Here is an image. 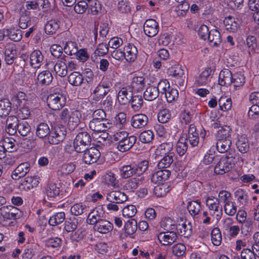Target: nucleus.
I'll return each instance as SVG.
<instances>
[{
  "label": "nucleus",
  "instance_id": "23",
  "mask_svg": "<svg viewBox=\"0 0 259 259\" xmlns=\"http://www.w3.org/2000/svg\"><path fill=\"white\" fill-rule=\"evenodd\" d=\"M44 60V56L39 50L33 51L30 55V65L34 68H39L42 64Z\"/></svg>",
  "mask_w": 259,
  "mask_h": 259
},
{
  "label": "nucleus",
  "instance_id": "28",
  "mask_svg": "<svg viewBox=\"0 0 259 259\" xmlns=\"http://www.w3.org/2000/svg\"><path fill=\"white\" fill-rule=\"evenodd\" d=\"M60 21L57 19H51L46 24L45 30L48 34H53L60 27Z\"/></svg>",
  "mask_w": 259,
  "mask_h": 259
},
{
  "label": "nucleus",
  "instance_id": "61",
  "mask_svg": "<svg viewBox=\"0 0 259 259\" xmlns=\"http://www.w3.org/2000/svg\"><path fill=\"white\" fill-rule=\"evenodd\" d=\"M86 211L85 205H83L81 203L75 204L70 208L71 213L75 216L79 215Z\"/></svg>",
  "mask_w": 259,
  "mask_h": 259
},
{
  "label": "nucleus",
  "instance_id": "54",
  "mask_svg": "<svg viewBox=\"0 0 259 259\" xmlns=\"http://www.w3.org/2000/svg\"><path fill=\"white\" fill-rule=\"evenodd\" d=\"M78 224V220L76 218H70L65 222L64 229L67 232H72L77 228Z\"/></svg>",
  "mask_w": 259,
  "mask_h": 259
},
{
  "label": "nucleus",
  "instance_id": "3",
  "mask_svg": "<svg viewBox=\"0 0 259 259\" xmlns=\"http://www.w3.org/2000/svg\"><path fill=\"white\" fill-rule=\"evenodd\" d=\"M91 138L89 133L85 132L79 133L73 142V148L76 152L81 153L87 150L90 145Z\"/></svg>",
  "mask_w": 259,
  "mask_h": 259
},
{
  "label": "nucleus",
  "instance_id": "35",
  "mask_svg": "<svg viewBox=\"0 0 259 259\" xmlns=\"http://www.w3.org/2000/svg\"><path fill=\"white\" fill-rule=\"evenodd\" d=\"M130 103H131V107L134 111H138L140 110L143 103L142 96L133 93Z\"/></svg>",
  "mask_w": 259,
  "mask_h": 259
},
{
  "label": "nucleus",
  "instance_id": "36",
  "mask_svg": "<svg viewBox=\"0 0 259 259\" xmlns=\"http://www.w3.org/2000/svg\"><path fill=\"white\" fill-rule=\"evenodd\" d=\"M216 147L220 153L227 152L232 145V140L218 139Z\"/></svg>",
  "mask_w": 259,
  "mask_h": 259
},
{
  "label": "nucleus",
  "instance_id": "64",
  "mask_svg": "<svg viewBox=\"0 0 259 259\" xmlns=\"http://www.w3.org/2000/svg\"><path fill=\"white\" fill-rule=\"evenodd\" d=\"M77 49L76 42L71 41L67 42L64 48L65 53L70 56L75 55L77 53Z\"/></svg>",
  "mask_w": 259,
  "mask_h": 259
},
{
  "label": "nucleus",
  "instance_id": "24",
  "mask_svg": "<svg viewBox=\"0 0 259 259\" xmlns=\"http://www.w3.org/2000/svg\"><path fill=\"white\" fill-rule=\"evenodd\" d=\"M144 180V177L143 176H140V178H131L126 181L123 188L125 190H128L130 192H134L138 188L140 183Z\"/></svg>",
  "mask_w": 259,
  "mask_h": 259
},
{
  "label": "nucleus",
  "instance_id": "12",
  "mask_svg": "<svg viewBox=\"0 0 259 259\" xmlns=\"http://www.w3.org/2000/svg\"><path fill=\"white\" fill-rule=\"evenodd\" d=\"M233 164L226 158H221L217 161L214 168V172L217 175H223L230 171Z\"/></svg>",
  "mask_w": 259,
  "mask_h": 259
},
{
  "label": "nucleus",
  "instance_id": "53",
  "mask_svg": "<svg viewBox=\"0 0 259 259\" xmlns=\"http://www.w3.org/2000/svg\"><path fill=\"white\" fill-rule=\"evenodd\" d=\"M137 222L135 219H130L124 225L125 232L128 235L134 234L137 230Z\"/></svg>",
  "mask_w": 259,
  "mask_h": 259
},
{
  "label": "nucleus",
  "instance_id": "14",
  "mask_svg": "<svg viewBox=\"0 0 259 259\" xmlns=\"http://www.w3.org/2000/svg\"><path fill=\"white\" fill-rule=\"evenodd\" d=\"M30 170V164L27 162L20 164L13 171L12 178L17 180L24 177Z\"/></svg>",
  "mask_w": 259,
  "mask_h": 259
},
{
  "label": "nucleus",
  "instance_id": "18",
  "mask_svg": "<svg viewBox=\"0 0 259 259\" xmlns=\"http://www.w3.org/2000/svg\"><path fill=\"white\" fill-rule=\"evenodd\" d=\"M113 228L112 223L103 219L94 225V229L102 234H107L111 232Z\"/></svg>",
  "mask_w": 259,
  "mask_h": 259
},
{
  "label": "nucleus",
  "instance_id": "2",
  "mask_svg": "<svg viewBox=\"0 0 259 259\" xmlns=\"http://www.w3.org/2000/svg\"><path fill=\"white\" fill-rule=\"evenodd\" d=\"M79 114L77 110L65 108L60 112L59 117L64 123H67L70 128L74 129L79 123Z\"/></svg>",
  "mask_w": 259,
  "mask_h": 259
},
{
  "label": "nucleus",
  "instance_id": "26",
  "mask_svg": "<svg viewBox=\"0 0 259 259\" xmlns=\"http://www.w3.org/2000/svg\"><path fill=\"white\" fill-rule=\"evenodd\" d=\"M207 39L212 47H218L222 42L221 34L217 29H212L210 31Z\"/></svg>",
  "mask_w": 259,
  "mask_h": 259
},
{
  "label": "nucleus",
  "instance_id": "45",
  "mask_svg": "<svg viewBox=\"0 0 259 259\" xmlns=\"http://www.w3.org/2000/svg\"><path fill=\"white\" fill-rule=\"evenodd\" d=\"M145 78L143 76H135L133 77L130 88L132 91H139L145 85Z\"/></svg>",
  "mask_w": 259,
  "mask_h": 259
},
{
  "label": "nucleus",
  "instance_id": "43",
  "mask_svg": "<svg viewBox=\"0 0 259 259\" xmlns=\"http://www.w3.org/2000/svg\"><path fill=\"white\" fill-rule=\"evenodd\" d=\"M174 153H169L164 156L158 162L157 166L159 169L168 167L174 161Z\"/></svg>",
  "mask_w": 259,
  "mask_h": 259
},
{
  "label": "nucleus",
  "instance_id": "15",
  "mask_svg": "<svg viewBox=\"0 0 259 259\" xmlns=\"http://www.w3.org/2000/svg\"><path fill=\"white\" fill-rule=\"evenodd\" d=\"M19 120L15 116H10L6 120V132L10 135H14L17 133Z\"/></svg>",
  "mask_w": 259,
  "mask_h": 259
},
{
  "label": "nucleus",
  "instance_id": "31",
  "mask_svg": "<svg viewBox=\"0 0 259 259\" xmlns=\"http://www.w3.org/2000/svg\"><path fill=\"white\" fill-rule=\"evenodd\" d=\"M201 202L199 200L188 202L187 209L192 216L196 217L199 214L201 209Z\"/></svg>",
  "mask_w": 259,
  "mask_h": 259
},
{
  "label": "nucleus",
  "instance_id": "20",
  "mask_svg": "<svg viewBox=\"0 0 259 259\" xmlns=\"http://www.w3.org/2000/svg\"><path fill=\"white\" fill-rule=\"evenodd\" d=\"M170 175V171L165 168L161 169L155 172L151 177V181L154 183L161 184L168 179Z\"/></svg>",
  "mask_w": 259,
  "mask_h": 259
},
{
  "label": "nucleus",
  "instance_id": "6",
  "mask_svg": "<svg viewBox=\"0 0 259 259\" xmlns=\"http://www.w3.org/2000/svg\"><path fill=\"white\" fill-rule=\"evenodd\" d=\"M82 160L84 163L91 164L97 161L101 156L99 150L95 147L87 148V150L83 151Z\"/></svg>",
  "mask_w": 259,
  "mask_h": 259
},
{
  "label": "nucleus",
  "instance_id": "1",
  "mask_svg": "<svg viewBox=\"0 0 259 259\" xmlns=\"http://www.w3.org/2000/svg\"><path fill=\"white\" fill-rule=\"evenodd\" d=\"M149 162L144 160L137 165L131 164L124 165L119 168L120 175L123 179H128L133 175L141 176L148 169Z\"/></svg>",
  "mask_w": 259,
  "mask_h": 259
},
{
  "label": "nucleus",
  "instance_id": "58",
  "mask_svg": "<svg viewBox=\"0 0 259 259\" xmlns=\"http://www.w3.org/2000/svg\"><path fill=\"white\" fill-rule=\"evenodd\" d=\"M211 238L213 245L216 246L220 245L222 241V235L218 228H214L212 229L211 233Z\"/></svg>",
  "mask_w": 259,
  "mask_h": 259
},
{
  "label": "nucleus",
  "instance_id": "46",
  "mask_svg": "<svg viewBox=\"0 0 259 259\" xmlns=\"http://www.w3.org/2000/svg\"><path fill=\"white\" fill-rule=\"evenodd\" d=\"M212 70L210 68H207L199 75L197 81L199 85L207 83L209 80Z\"/></svg>",
  "mask_w": 259,
  "mask_h": 259
},
{
  "label": "nucleus",
  "instance_id": "10",
  "mask_svg": "<svg viewBox=\"0 0 259 259\" xmlns=\"http://www.w3.org/2000/svg\"><path fill=\"white\" fill-rule=\"evenodd\" d=\"M106 199L111 203L121 204L127 200V195L120 191H112L107 193Z\"/></svg>",
  "mask_w": 259,
  "mask_h": 259
},
{
  "label": "nucleus",
  "instance_id": "7",
  "mask_svg": "<svg viewBox=\"0 0 259 259\" xmlns=\"http://www.w3.org/2000/svg\"><path fill=\"white\" fill-rule=\"evenodd\" d=\"M21 211L16 207L9 205L5 206L0 208V214L5 219L15 220L18 218Z\"/></svg>",
  "mask_w": 259,
  "mask_h": 259
},
{
  "label": "nucleus",
  "instance_id": "4",
  "mask_svg": "<svg viewBox=\"0 0 259 259\" xmlns=\"http://www.w3.org/2000/svg\"><path fill=\"white\" fill-rule=\"evenodd\" d=\"M65 96L59 92L50 94L47 97V102L50 108L58 110L62 108L66 103Z\"/></svg>",
  "mask_w": 259,
  "mask_h": 259
},
{
  "label": "nucleus",
  "instance_id": "40",
  "mask_svg": "<svg viewBox=\"0 0 259 259\" xmlns=\"http://www.w3.org/2000/svg\"><path fill=\"white\" fill-rule=\"evenodd\" d=\"M110 83L105 82L100 83L94 90V94H99L102 97H104L110 91Z\"/></svg>",
  "mask_w": 259,
  "mask_h": 259
},
{
  "label": "nucleus",
  "instance_id": "41",
  "mask_svg": "<svg viewBox=\"0 0 259 259\" xmlns=\"http://www.w3.org/2000/svg\"><path fill=\"white\" fill-rule=\"evenodd\" d=\"M11 103L7 99L0 101V116H6L11 111Z\"/></svg>",
  "mask_w": 259,
  "mask_h": 259
},
{
  "label": "nucleus",
  "instance_id": "42",
  "mask_svg": "<svg viewBox=\"0 0 259 259\" xmlns=\"http://www.w3.org/2000/svg\"><path fill=\"white\" fill-rule=\"evenodd\" d=\"M180 227L177 230H179L180 234L184 237L188 238L192 234V226L191 223L186 222H184L181 226L179 225Z\"/></svg>",
  "mask_w": 259,
  "mask_h": 259
},
{
  "label": "nucleus",
  "instance_id": "44",
  "mask_svg": "<svg viewBox=\"0 0 259 259\" xmlns=\"http://www.w3.org/2000/svg\"><path fill=\"white\" fill-rule=\"evenodd\" d=\"M65 219V214L64 212L56 213L50 217L49 224L52 226H55L63 222Z\"/></svg>",
  "mask_w": 259,
  "mask_h": 259
},
{
  "label": "nucleus",
  "instance_id": "60",
  "mask_svg": "<svg viewBox=\"0 0 259 259\" xmlns=\"http://www.w3.org/2000/svg\"><path fill=\"white\" fill-rule=\"evenodd\" d=\"M154 138V134L151 130L142 132L139 136V140L143 143H150Z\"/></svg>",
  "mask_w": 259,
  "mask_h": 259
},
{
  "label": "nucleus",
  "instance_id": "34",
  "mask_svg": "<svg viewBox=\"0 0 259 259\" xmlns=\"http://www.w3.org/2000/svg\"><path fill=\"white\" fill-rule=\"evenodd\" d=\"M56 73L61 77H64L67 74L66 64L64 61L59 60L54 65Z\"/></svg>",
  "mask_w": 259,
  "mask_h": 259
},
{
  "label": "nucleus",
  "instance_id": "16",
  "mask_svg": "<svg viewBox=\"0 0 259 259\" xmlns=\"http://www.w3.org/2000/svg\"><path fill=\"white\" fill-rule=\"evenodd\" d=\"M148 122V118L143 114H138L133 116L131 124L134 128H140L146 126Z\"/></svg>",
  "mask_w": 259,
  "mask_h": 259
},
{
  "label": "nucleus",
  "instance_id": "37",
  "mask_svg": "<svg viewBox=\"0 0 259 259\" xmlns=\"http://www.w3.org/2000/svg\"><path fill=\"white\" fill-rule=\"evenodd\" d=\"M4 147L10 152L16 151L18 148L17 142L13 138L6 137L4 139Z\"/></svg>",
  "mask_w": 259,
  "mask_h": 259
},
{
  "label": "nucleus",
  "instance_id": "22",
  "mask_svg": "<svg viewBox=\"0 0 259 259\" xmlns=\"http://www.w3.org/2000/svg\"><path fill=\"white\" fill-rule=\"evenodd\" d=\"M239 20L232 16L225 18L224 23L226 29L230 32H235L239 28Z\"/></svg>",
  "mask_w": 259,
  "mask_h": 259
},
{
  "label": "nucleus",
  "instance_id": "55",
  "mask_svg": "<svg viewBox=\"0 0 259 259\" xmlns=\"http://www.w3.org/2000/svg\"><path fill=\"white\" fill-rule=\"evenodd\" d=\"M220 109L224 111H228L232 106V101L230 98L222 97L218 102Z\"/></svg>",
  "mask_w": 259,
  "mask_h": 259
},
{
  "label": "nucleus",
  "instance_id": "19",
  "mask_svg": "<svg viewBox=\"0 0 259 259\" xmlns=\"http://www.w3.org/2000/svg\"><path fill=\"white\" fill-rule=\"evenodd\" d=\"M136 141L137 138L136 136H130L121 143L117 144V148L121 152L127 151L133 147L136 143Z\"/></svg>",
  "mask_w": 259,
  "mask_h": 259
},
{
  "label": "nucleus",
  "instance_id": "38",
  "mask_svg": "<svg viewBox=\"0 0 259 259\" xmlns=\"http://www.w3.org/2000/svg\"><path fill=\"white\" fill-rule=\"evenodd\" d=\"M68 80L72 85L78 86L82 83L83 78L79 72L75 71L69 74Z\"/></svg>",
  "mask_w": 259,
  "mask_h": 259
},
{
  "label": "nucleus",
  "instance_id": "17",
  "mask_svg": "<svg viewBox=\"0 0 259 259\" xmlns=\"http://www.w3.org/2000/svg\"><path fill=\"white\" fill-rule=\"evenodd\" d=\"M167 74L176 79H181V81L179 83L180 85L183 84L184 78H185L184 71L181 66L175 65L168 68L167 72Z\"/></svg>",
  "mask_w": 259,
  "mask_h": 259
},
{
  "label": "nucleus",
  "instance_id": "56",
  "mask_svg": "<svg viewBox=\"0 0 259 259\" xmlns=\"http://www.w3.org/2000/svg\"><path fill=\"white\" fill-rule=\"evenodd\" d=\"M89 8L91 13L94 15H97L101 10V6L98 0H86Z\"/></svg>",
  "mask_w": 259,
  "mask_h": 259
},
{
  "label": "nucleus",
  "instance_id": "13",
  "mask_svg": "<svg viewBox=\"0 0 259 259\" xmlns=\"http://www.w3.org/2000/svg\"><path fill=\"white\" fill-rule=\"evenodd\" d=\"M133 91L130 86L122 88L117 95V100L120 105H126L130 103L132 99Z\"/></svg>",
  "mask_w": 259,
  "mask_h": 259
},
{
  "label": "nucleus",
  "instance_id": "62",
  "mask_svg": "<svg viewBox=\"0 0 259 259\" xmlns=\"http://www.w3.org/2000/svg\"><path fill=\"white\" fill-rule=\"evenodd\" d=\"M164 95L167 101L171 103L178 98L179 92L177 89L170 87L164 94Z\"/></svg>",
  "mask_w": 259,
  "mask_h": 259
},
{
  "label": "nucleus",
  "instance_id": "51",
  "mask_svg": "<svg viewBox=\"0 0 259 259\" xmlns=\"http://www.w3.org/2000/svg\"><path fill=\"white\" fill-rule=\"evenodd\" d=\"M188 149L187 139L181 138L177 144L176 150L180 156H183Z\"/></svg>",
  "mask_w": 259,
  "mask_h": 259
},
{
  "label": "nucleus",
  "instance_id": "25",
  "mask_svg": "<svg viewBox=\"0 0 259 259\" xmlns=\"http://www.w3.org/2000/svg\"><path fill=\"white\" fill-rule=\"evenodd\" d=\"M159 94V90L156 88V87L149 85L144 92L143 96L145 100L153 101L158 97Z\"/></svg>",
  "mask_w": 259,
  "mask_h": 259
},
{
  "label": "nucleus",
  "instance_id": "33",
  "mask_svg": "<svg viewBox=\"0 0 259 259\" xmlns=\"http://www.w3.org/2000/svg\"><path fill=\"white\" fill-rule=\"evenodd\" d=\"M232 130L229 126L225 125L217 132L218 139L232 140Z\"/></svg>",
  "mask_w": 259,
  "mask_h": 259
},
{
  "label": "nucleus",
  "instance_id": "11",
  "mask_svg": "<svg viewBox=\"0 0 259 259\" xmlns=\"http://www.w3.org/2000/svg\"><path fill=\"white\" fill-rule=\"evenodd\" d=\"M159 24L154 19H148L144 25V31L146 35L149 37L155 36L159 31Z\"/></svg>",
  "mask_w": 259,
  "mask_h": 259
},
{
  "label": "nucleus",
  "instance_id": "48",
  "mask_svg": "<svg viewBox=\"0 0 259 259\" xmlns=\"http://www.w3.org/2000/svg\"><path fill=\"white\" fill-rule=\"evenodd\" d=\"M17 132L21 136H27L31 132V126L26 121H19L17 128Z\"/></svg>",
  "mask_w": 259,
  "mask_h": 259
},
{
  "label": "nucleus",
  "instance_id": "63",
  "mask_svg": "<svg viewBox=\"0 0 259 259\" xmlns=\"http://www.w3.org/2000/svg\"><path fill=\"white\" fill-rule=\"evenodd\" d=\"M245 82V77L243 74L240 73H236L233 74L232 83L234 84V88L242 87Z\"/></svg>",
  "mask_w": 259,
  "mask_h": 259
},
{
  "label": "nucleus",
  "instance_id": "52",
  "mask_svg": "<svg viewBox=\"0 0 259 259\" xmlns=\"http://www.w3.org/2000/svg\"><path fill=\"white\" fill-rule=\"evenodd\" d=\"M227 152L226 156L224 158H226L228 160H229L230 162L233 165L237 163L240 160L242 162L243 161L244 159L240 157L239 154L236 153L234 150L230 149Z\"/></svg>",
  "mask_w": 259,
  "mask_h": 259
},
{
  "label": "nucleus",
  "instance_id": "47",
  "mask_svg": "<svg viewBox=\"0 0 259 259\" xmlns=\"http://www.w3.org/2000/svg\"><path fill=\"white\" fill-rule=\"evenodd\" d=\"M170 189L167 184H159L154 187V193L158 197H162L166 195L169 191Z\"/></svg>",
  "mask_w": 259,
  "mask_h": 259
},
{
  "label": "nucleus",
  "instance_id": "57",
  "mask_svg": "<svg viewBox=\"0 0 259 259\" xmlns=\"http://www.w3.org/2000/svg\"><path fill=\"white\" fill-rule=\"evenodd\" d=\"M186 246L184 244L178 243L172 247V252L174 255L178 257H181L185 254Z\"/></svg>",
  "mask_w": 259,
  "mask_h": 259
},
{
  "label": "nucleus",
  "instance_id": "50",
  "mask_svg": "<svg viewBox=\"0 0 259 259\" xmlns=\"http://www.w3.org/2000/svg\"><path fill=\"white\" fill-rule=\"evenodd\" d=\"M39 245L36 243H31L27 246L22 255V259H31L34 253V250L38 249Z\"/></svg>",
  "mask_w": 259,
  "mask_h": 259
},
{
  "label": "nucleus",
  "instance_id": "59",
  "mask_svg": "<svg viewBox=\"0 0 259 259\" xmlns=\"http://www.w3.org/2000/svg\"><path fill=\"white\" fill-rule=\"evenodd\" d=\"M238 150L242 153H247L249 149V145L247 140L241 138L236 143Z\"/></svg>",
  "mask_w": 259,
  "mask_h": 259
},
{
  "label": "nucleus",
  "instance_id": "39",
  "mask_svg": "<svg viewBox=\"0 0 259 259\" xmlns=\"http://www.w3.org/2000/svg\"><path fill=\"white\" fill-rule=\"evenodd\" d=\"M52 79V73L49 71H44L39 73L37 76V80L42 85H49Z\"/></svg>",
  "mask_w": 259,
  "mask_h": 259
},
{
  "label": "nucleus",
  "instance_id": "49",
  "mask_svg": "<svg viewBox=\"0 0 259 259\" xmlns=\"http://www.w3.org/2000/svg\"><path fill=\"white\" fill-rule=\"evenodd\" d=\"M60 188L53 183H49L46 188V193L51 198H54L59 194Z\"/></svg>",
  "mask_w": 259,
  "mask_h": 259
},
{
  "label": "nucleus",
  "instance_id": "27",
  "mask_svg": "<svg viewBox=\"0 0 259 259\" xmlns=\"http://www.w3.org/2000/svg\"><path fill=\"white\" fill-rule=\"evenodd\" d=\"M5 55L6 63L8 65L12 64L17 56V51L15 49V47L14 46H12L6 48Z\"/></svg>",
  "mask_w": 259,
  "mask_h": 259
},
{
  "label": "nucleus",
  "instance_id": "9",
  "mask_svg": "<svg viewBox=\"0 0 259 259\" xmlns=\"http://www.w3.org/2000/svg\"><path fill=\"white\" fill-rule=\"evenodd\" d=\"M160 243L164 246L170 245L177 241L178 236L175 231L160 232L157 235Z\"/></svg>",
  "mask_w": 259,
  "mask_h": 259
},
{
  "label": "nucleus",
  "instance_id": "32",
  "mask_svg": "<svg viewBox=\"0 0 259 259\" xmlns=\"http://www.w3.org/2000/svg\"><path fill=\"white\" fill-rule=\"evenodd\" d=\"M50 133V129L48 124L45 122L39 123L36 130V135L39 138L43 139Z\"/></svg>",
  "mask_w": 259,
  "mask_h": 259
},
{
  "label": "nucleus",
  "instance_id": "29",
  "mask_svg": "<svg viewBox=\"0 0 259 259\" xmlns=\"http://www.w3.org/2000/svg\"><path fill=\"white\" fill-rule=\"evenodd\" d=\"M160 226L166 232L174 231L175 229H177V224L175 221L171 218L167 217L164 218L160 222Z\"/></svg>",
  "mask_w": 259,
  "mask_h": 259
},
{
  "label": "nucleus",
  "instance_id": "21",
  "mask_svg": "<svg viewBox=\"0 0 259 259\" xmlns=\"http://www.w3.org/2000/svg\"><path fill=\"white\" fill-rule=\"evenodd\" d=\"M233 74L228 69H223L219 76V83L222 86H228L232 83Z\"/></svg>",
  "mask_w": 259,
  "mask_h": 259
},
{
  "label": "nucleus",
  "instance_id": "5",
  "mask_svg": "<svg viewBox=\"0 0 259 259\" xmlns=\"http://www.w3.org/2000/svg\"><path fill=\"white\" fill-rule=\"evenodd\" d=\"M89 126L90 128L97 133H104V139L105 140L108 138V134L105 133L111 127V123L109 121L103 122V121L98 120V119H92L89 122Z\"/></svg>",
  "mask_w": 259,
  "mask_h": 259
},
{
  "label": "nucleus",
  "instance_id": "8",
  "mask_svg": "<svg viewBox=\"0 0 259 259\" xmlns=\"http://www.w3.org/2000/svg\"><path fill=\"white\" fill-rule=\"evenodd\" d=\"M105 212L103 207L99 206L94 208L88 215L87 222L90 225H95L104 218Z\"/></svg>",
  "mask_w": 259,
  "mask_h": 259
},
{
  "label": "nucleus",
  "instance_id": "30",
  "mask_svg": "<svg viewBox=\"0 0 259 259\" xmlns=\"http://www.w3.org/2000/svg\"><path fill=\"white\" fill-rule=\"evenodd\" d=\"M124 50L126 52V59L127 61L133 62L137 58L138 50L137 48L132 44H128L125 47Z\"/></svg>",
  "mask_w": 259,
  "mask_h": 259
}]
</instances>
